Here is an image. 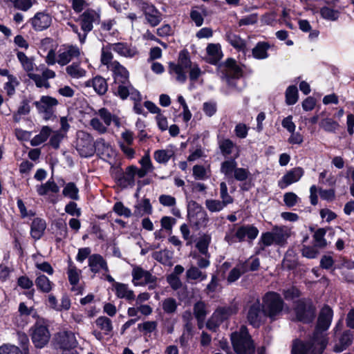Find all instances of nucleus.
<instances>
[{"mask_svg": "<svg viewBox=\"0 0 354 354\" xmlns=\"http://www.w3.org/2000/svg\"><path fill=\"white\" fill-rule=\"evenodd\" d=\"M332 318L333 310L328 306H324L318 317L313 339L306 344L300 341L295 342L292 354H322L327 344L324 332L329 328Z\"/></svg>", "mask_w": 354, "mask_h": 354, "instance_id": "1", "label": "nucleus"}, {"mask_svg": "<svg viewBox=\"0 0 354 354\" xmlns=\"http://www.w3.org/2000/svg\"><path fill=\"white\" fill-rule=\"evenodd\" d=\"M283 302L279 295L269 292L263 298V306L259 301H255L250 308L248 320L254 327H258L264 322L266 317H274L282 310Z\"/></svg>", "mask_w": 354, "mask_h": 354, "instance_id": "2", "label": "nucleus"}, {"mask_svg": "<svg viewBox=\"0 0 354 354\" xmlns=\"http://www.w3.org/2000/svg\"><path fill=\"white\" fill-rule=\"evenodd\" d=\"M108 68L112 72L114 79L112 85L114 94L122 100H126L128 97V92L134 88L129 80L128 71L116 61L111 63Z\"/></svg>", "mask_w": 354, "mask_h": 354, "instance_id": "3", "label": "nucleus"}, {"mask_svg": "<svg viewBox=\"0 0 354 354\" xmlns=\"http://www.w3.org/2000/svg\"><path fill=\"white\" fill-rule=\"evenodd\" d=\"M231 341L237 354H254V345L246 327L241 326L239 330L232 333Z\"/></svg>", "mask_w": 354, "mask_h": 354, "instance_id": "4", "label": "nucleus"}, {"mask_svg": "<svg viewBox=\"0 0 354 354\" xmlns=\"http://www.w3.org/2000/svg\"><path fill=\"white\" fill-rule=\"evenodd\" d=\"M190 66V59L185 53H180L177 64L170 63L169 73L176 81L184 83L187 80V72Z\"/></svg>", "mask_w": 354, "mask_h": 354, "instance_id": "5", "label": "nucleus"}, {"mask_svg": "<svg viewBox=\"0 0 354 354\" xmlns=\"http://www.w3.org/2000/svg\"><path fill=\"white\" fill-rule=\"evenodd\" d=\"M95 142L91 136L84 131L77 133L76 149L82 157H90L95 153Z\"/></svg>", "mask_w": 354, "mask_h": 354, "instance_id": "6", "label": "nucleus"}, {"mask_svg": "<svg viewBox=\"0 0 354 354\" xmlns=\"http://www.w3.org/2000/svg\"><path fill=\"white\" fill-rule=\"evenodd\" d=\"M289 236L288 231L283 227H274L272 232L263 233L260 241L264 246H270L272 244L282 245Z\"/></svg>", "mask_w": 354, "mask_h": 354, "instance_id": "7", "label": "nucleus"}, {"mask_svg": "<svg viewBox=\"0 0 354 354\" xmlns=\"http://www.w3.org/2000/svg\"><path fill=\"white\" fill-rule=\"evenodd\" d=\"M100 19V10H89L84 12L80 17V25L84 34H79L80 43L85 42L87 33L93 29V23L99 21Z\"/></svg>", "mask_w": 354, "mask_h": 354, "instance_id": "8", "label": "nucleus"}, {"mask_svg": "<svg viewBox=\"0 0 354 354\" xmlns=\"http://www.w3.org/2000/svg\"><path fill=\"white\" fill-rule=\"evenodd\" d=\"M132 277V282L136 286L148 285L149 288L151 290L156 288V277L153 276L149 271L139 266L133 267Z\"/></svg>", "mask_w": 354, "mask_h": 354, "instance_id": "9", "label": "nucleus"}, {"mask_svg": "<svg viewBox=\"0 0 354 354\" xmlns=\"http://www.w3.org/2000/svg\"><path fill=\"white\" fill-rule=\"evenodd\" d=\"M236 313V308L232 307L219 308L207 322V327L211 330H215L217 327L225 319Z\"/></svg>", "mask_w": 354, "mask_h": 354, "instance_id": "10", "label": "nucleus"}, {"mask_svg": "<svg viewBox=\"0 0 354 354\" xmlns=\"http://www.w3.org/2000/svg\"><path fill=\"white\" fill-rule=\"evenodd\" d=\"M136 5L144 12L147 22L152 26H156L162 20L160 12L153 6L142 0H137Z\"/></svg>", "mask_w": 354, "mask_h": 354, "instance_id": "11", "label": "nucleus"}, {"mask_svg": "<svg viewBox=\"0 0 354 354\" xmlns=\"http://www.w3.org/2000/svg\"><path fill=\"white\" fill-rule=\"evenodd\" d=\"M32 339L36 347L42 348L50 339V333L43 323L37 322L32 328Z\"/></svg>", "mask_w": 354, "mask_h": 354, "instance_id": "12", "label": "nucleus"}, {"mask_svg": "<svg viewBox=\"0 0 354 354\" xmlns=\"http://www.w3.org/2000/svg\"><path fill=\"white\" fill-rule=\"evenodd\" d=\"M80 53V48L75 46H63L57 51V63L65 66L73 58L78 57Z\"/></svg>", "mask_w": 354, "mask_h": 354, "instance_id": "13", "label": "nucleus"}, {"mask_svg": "<svg viewBox=\"0 0 354 354\" xmlns=\"http://www.w3.org/2000/svg\"><path fill=\"white\" fill-rule=\"evenodd\" d=\"M95 152L107 161L115 159L116 151L111 144L104 138H99L95 141Z\"/></svg>", "mask_w": 354, "mask_h": 354, "instance_id": "14", "label": "nucleus"}, {"mask_svg": "<svg viewBox=\"0 0 354 354\" xmlns=\"http://www.w3.org/2000/svg\"><path fill=\"white\" fill-rule=\"evenodd\" d=\"M58 101L50 96H42L39 100L34 102L39 113L45 115V118L48 119L53 114L55 107L57 105Z\"/></svg>", "mask_w": 354, "mask_h": 354, "instance_id": "15", "label": "nucleus"}, {"mask_svg": "<svg viewBox=\"0 0 354 354\" xmlns=\"http://www.w3.org/2000/svg\"><path fill=\"white\" fill-rule=\"evenodd\" d=\"M188 217L190 222L196 225L203 223L207 220V214L203 207L195 201H190L187 206Z\"/></svg>", "mask_w": 354, "mask_h": 354, "instance_id": "16", "label": "nucleus"}, {"mask_svg": "<svg viewBox=\"0 0 354 354\" xmlns=\"http://www.w3.org/2000/svg\"><path fill=\"white\" fill-rule=\"evenodd\" d=\"M30 22L35 30L41 31L50 26L52 17L48 13L38 12L31 18Z\"/></svg>", "mask_w": 354, "mask_h": 354, "instance_id": "17", "label": "nucleus"}, {"mask_svg": "<svg viewBox=\"0 0 354 354\" xmlns=\"http://www.w3.org/2000/svg\"><path fill=\"white\" fill-rule=\"evenodd\" d=\"M57 340L62 351L75 348L77 344L75 335L72 332L64 331L59 333L57 337Z\"/></svg>", "mask_w": 354, "mask_h": 354, "instance_id": "18", "label": "nucleus"}, {"mask_svg": "<svg viewBox=\"0 0 354 354\" xmlns=\"http://www.w3.org/2000/svg\"><path fill=\"white\" fill-rule=\"evenodd\" d=\"M295 311L297 319L304 322H311L315 317V308L310 304L300 302Z\"/></svg>", "mask_w": 354, "mask_h": 354, "instance_id": "19", "label": "nucleus"}, {"mask_svg": "<svg viewBox=\"0 0 354 354\" xmlns=\"http://www.w3.org/2000/svg\"><path fill=\"white\" fill-rule=\"evenodd\" d=\"M304 175V170L301 167H295L287 172L279 181V186L281 189L295 183L300 180Z\"/></svg>", "mask_w": 354, "mask_h": 354, "instance_id": "20", "label": "nucleus"}, {"mask_svg": "<svg viewBox=\"0 0 354 354\" xmlns=\"http://www.w3.org/2000/svg\"><path fill=\"white\" fill-rule=\"evenodd\" d=\"M88 266L92 272H108L109 268L104 258L97 254L90 255L88 257Z\"/></svg>", "mask_w": 354, "mask_h": 354, "instance_id": "21", "label": "nucleus"}, {"mask_svg": "<svg viewBox=\"0 0 354 354\" xmlns=\"http://www.w3.org/2000/svg\"><path fill=\"white\" fill-rule=\"evenodd\" d=\"M221 46L219 44H209L206 48V60L212 64H216L223 57Z\"/></svg>", "mask_w": 354, "mask_h": 354, "instance_id": "22", "label": "nucleus"}, {"mask_svg": "<svg viewBox=\"0 0 354 354\" xmlns=\"http://www.w3.org/2000/svg\"><path fill=\"white\" fill-rule=\"evenodd\" d=\"M226 67V78L230 85L236 86V84L233 83L230 78H239L241 76L242 72L239 66L236 64V62L232 59H228L225 62Z\"/></svg>", "mask_w": 354, "mask_h": 354, "instance_id": "23", "label": "nucleus"}, {"mask_svg": "<svg viewBox=\"0 0 354 354\" xmlns=\"http://www.w3.org/2000/svg\"><path fill=\"white\" fill-rule=\"evenodd\" d=\"M111 48L114 52L125 57L131 58L138 53L135 46L124 43L113 44Z\"/></svg>", "mask_w": 354, "mask_h": 354, "instance_id": "24", "label": "nucleus"}, {"mask_svg": "<svg viewBox=\"0 0 354 354\" xmlns=\"http://www.w3.org/2000/svg\"><path fill=\"white\" fill-rule=\"evenodd\" d=\"M258 234V229L253 225H245L240 227L235 232V236L239 241H243L245 237L250 240H253L256 239Z\"/></svg>", "mask_w": 354, "mask_h": 354, "instance_id": "25", "label": "nucleus"}, {"mask_svg": "<svg viewBox=\"0 0 354 354\" xmlns=\"http://www.w3.org/2000/svg\"><path fill=\"white\" fill-rule=\"evenodd\" d=\"M86 87L93 86L96 93L100 95L104 94L108 88L107 83L104 78L97 76L92 80H88L84 82Z\"/></svg>", "mask_w": 354, "mask_h": 354, "instance_id": "26", "label": "nucleus"}, {"mask_svg": "<svg viewBox=\"0 0 354 354\" xmlns=\"http://www.w3.org/2000/svg\"><path fill=\"white\" fill-rule=\"evenodd\" d=\"M46 227V223L44 219L39 218H35L32 222L30 227L32 237L35 240L39 239L44 234Z\"/></svg>", "mask_w": 354, "mask_h": 354, "instance_id": "27", "label": "nucleus"}, {"mask_svg": "<svg viewBox=\"0 0 354 354\" xmlns=\"http://www.w3.org/2000/svg\"><path fill=\"white\" fill-rule=\"evenodd\" d=\"M114 290L118 297L125 299L128 301H132L135 298L133 291L129 287L120 283H114Z\"/></svg>", "mask_w": 354, "mask_h": 354, "instance_id": "28", "label": "nucleus"}, {"mask_svg": "<svg viewBox=\"0 0 354 354\" xmlns=\"http://www.w3.org/2000/svg\"><path fill=\"white\" fill-rule=\"evenodd\" d=\"M36 190L39 196H44L49 192L57 193L59 191L58 185L54 180H48L46 183L36 186Z\"/></svg>", "mask_w": 354, "mask_h": 354, "instance_id": "29", "label": "nucleus"}, {"mask_svg": "<svg viewBox=\"0 0 354 354\" xmlns=\"http://www.w3.org/2000/svg\"><path fill=\"white\" fill-rule=\"evenodd\" d=\"M66 73L73 79H80L86 76L87 72L78 63H73L66 68Z\"/></svg>", "mask_w": 354, "mask_h": 354, "instance_id": "30", "label": "nucleus"}, {"mask_svg": "<svg viewBox=\"0 0 354 354\" xmlns=\"http://www.w3.org/2000/svg\"><path fill=\"white\" fill-rule=\"evenodd\" d=\"M97 115L103 120L106 127L110 126L112 122L116 127H119L120 126V119L117 116L112 115L107 109L104 108L99 109Z\"/></svg>", "mask_w": 354, "mask_h": 354, "instance_id": "31", "label": "nucleus"}, {"mask_svg": "<svg viewBox=\"0 0 354 354\" xmlns=\"http://www.w3.org/2000/svg\"><path fill=\"white\" fill-rule=\"evenodd\" d=\"M174 154V151L172 147H168L165 149L156 151L153 154V158L158 163L165 164L169 160Z\"/></svg>", "mask_w": 354, "mask_h": 354, "instance_id": "32", "label": "nucleus"}, {"mask_svg": "<svg viewBox=\"0 0 354 354\" xmlns=\"http://www.w3.org/2000/svg\"><path fill=\"white\" fill-rule=\"evenodd\" d=\"M270 45L267 42H259L252 49V53L257 59H264L268 57V50Z\"/></svg>", "mask_w": 354, "mask_h": 354, "instance_id": "33", "label": "nucleus"}, {"mask_svg": "<svg viewBox=\"0 0 354 354\" xmlns=\"http://www.w3.org/2000/svg\"><path fill=\"white\" fill-rule=\"evenodd\" d=\"M128 93V97L129 96L130 98L134 101L133 110L135 113L137 114H145L144 109L140 103L142 96L140 92L137 89L133 88L130 90Z\"/></svg>", "mask_w": 354, "mask_h": 354, "instance_id": "34", "label": "nucleus"}, {"mask_svg": "<svg viewBox=\"0 0 354 354\" xmlns=\"http://www.w3.org/2000/svg\"><path fill=\"white\" fill-rule=\"evenodd\" d=\"M226 39L237 50L245 51V42L239 35L232 32H227L226 34Z\"/></svg>", "mask_w": 354, "mask_h": 354, "instance_id": "35", "label": "nucleus"}, {"mask_svg": "<svg viewBox=\"0 0 354 354\" xmlns=\"http://www.w3.org/2000/svg\"><path fill=\"white\" fill-rule=\"evenodd\" d=\"M35 284L37 288L42 292L48 293L53 288V283L48 279L47 277L43 274H39L35 279Z\"/></svg>", "mask_w": 354, "mask_h": 354, "instance_id": "36", "label": "nucleus"}, {"mask_svg": "<svg viewBox=\"0 0 354 354\" xmlns=\"http://www.w3.org/2000/svg\"><path fill=\"white\" fill-rule=\"evenodd\" d=\"M7 77V81L5 82L3 88L8 95H12L15 92V88L19 85V81L17 77L10 75L7 70V75H2Z\"/></svg>", "mask_w": 354, "mask_h": 354, "instance_id": "37", "label": "nucleus"}, {"mask_svg": "<svg viewBox=\"0 0 354 354\" xmlns=\"http://www.w3.org/2000/svg\"><path fill=\"white\" fill-rule=\"evenodd\" d=\"M52 130L47 126H44L41 129L40 133L35 136L31 140L30 144L32 146H37L44 142L50 136Z\"/></svg>", "mask_w": 354, "mask_h": 354, "instance_id": "38", "label": "nucleus"}, {"mask_svg": "<svg viewBox=\"0 0 354 354\" xmlns=\"http://www.w3.org/2000/svg\"><path fill=\"white\" fill-rule=\"evenodd\" d=\"M319 126L325 131L335 133L339 127V123L330 118H326L321 120Z\"/></svg>", "mask_w": 354, "mask_h": 354, "instance_id": "39", "label": "nucleus"}, {"mask_svg": "<svg viewBox=\"0 0 354 354\" xmlns=\"http://www.w3.org/2000/svg\"><path fill=\"white\" fill-rule=\"evenodd\" d=\"M17 58L20 62L23 68L28 73H32L35 64L33 60L28 57L24 53L18 52L17 54Z\"/></svg>", "mask_w": 354, "mask_h": 354, "instance_id": "40", "label": "nucleus"}, {"mask_svg": "<svg viewBox=\"0 0 354 354\" xmlns=\"http://www.w3.org/2000/svg\"><path fill=\"white\" fill-rule=\"evenodd\" d=\"M62 194L72 200L79 199V189L73 183H67L63 189Z\"/></svg>", "mask_w": 354, "mask_h": 354, "instance_id": "41", "label": "nucleus"}, {"mask_svg": "<svg viewBox=\"0 0 354 354\" xmlns=\"http://www.w3.org/2000/svg\"><path fill=\"white\" fill-rule=\"evenodd\" d=\"M67 274L71 284L75 286L78 283L81 270H78L71 261L69 262Z\"/></svg>", "mask_w": 354, "mask_h": 354, "instance_id": "42", "label": "nucleus"}, {"mask_svg": "<svg viewBox=\"0 0 354 354\" xmlns=\"http://www.w3.org/2000/svg\"><path fill=\"white\" fill-rule=\"evenodd\" d=\"M236 169V162L234 160L224 161L221 167V172L227 177L232 178Z\"/></svg>", "mask_w": 354, "mask_h": 354, "instance_id": "43", "label": "nucleus"}, {"mask_svg": "<svg viewBox=\"0 0 354 354\" xmlns=\"http://www.w3.org/2000/svg\"><path fill=\"white\" fill-rule=\"evenodd\" d=\"M353 341V335L349 331L345 332L339 339V345H335L334 350L336 352H341L348 346Z\"/></svg>", "mask_w": 354, "mask_h": 354, "instance_id": "44", "label": "nucleus"}, {"mask_svg": "<svg viewBox=\"0 0 354 354\" xmlns=\"http://www.w3.org/2000/svg\"><path fill=\"white\" fill-rule=\"evenodd\" d=\"M187 278L189 280H197L199 281L207 279V274L199 270L198 268L192 266L186 272Z\"/></svg>", "mask_w": 354, "mask_h": 354, "instance_id": "45", "label": "nucleus"}, {"mask_svg": "<svg viewBox=\"0 0 354 354\" xmlns=\"http://www.w3.org/2000/svg\"><path fill=\"white\" fill-rule=\"evenodd\" d=\"M135 178L134 171L131 169V167L130 166L127 169L122 178L120 179V183L124 187L128 186L133 187L135 183Z\"/></svg>", "mask_w": 354, "mask_h": 354, "instance_id": "46", "label": "nucleus"}, {"mask_svg": "<svg viewBox=\"0 0 354 354\" xmlns=\"http://www.w3.org/2000/svg\"><path fill=\"white\" fill-rule=\"evenodd\" d=\"M298 100V90L295 86H290L286 91V102L288 105L295 104Z\"/></svg>", "mask_w": 354, "mask_h": 354, "instance_id": "47", "label": "nucleus"}, {"mask_svg": "<svg viewBox=\"0 0 354 354\" xmlns=\"http://www.w3.org/2000/svg\"><path fill=\"white\" fill-rule=\"evenodd\" d=\"M210 241L211 237L207 234H203L198 238L196 246L203 254H207Z\"/></svg>", "mask_w": 354, "mask_h": 354, "instance_id": "48", "label": "nucleus"}, {"mask_svg": "<svg viewBox=\"0 0 354 354\" xmlns=\"http://www.w3.org/2000/svg\"><path fill=\"white\" fill-rule=\"evenodd\" d=\"M116 24V20L115 19L104 20L101 24V31L108 32L111 35H115L118 32L115 28Z\"/></svg>", "mask_w": 354, "mask_h": 354, "instance_id": "49", "label": "nucleus"}, {"mask_svg": "<svg viewBox=\"0 0 354 354\" xmlns=\"http://www.w3.org/2000/svg\"><path fill=\"white\" fill-rule=\"evenodd\" d=\"M247 270H248L246 268L245 263L239 265L237 267L233 268L230 271L227 277V281L230 283L235 281L240 277L242 273L246 272Z\"/></svg>", "mask_w": 354, "mask_h": 354, "instance_id": "50", "label": "nucleus"}, {"mask_svg": "<svg viewBox=\"0 0 354 354\" xmlns=\"http://www.w3.org/2000/svg\"><path fill=\"white\" fill-rule=\"evenodd\" d=\"M320 13L324 19L328 21H335L339 17V12L338 10L328 7H323L320 10Z\"/></svg>", "mask_w": 354, "mask_h": 354, "instance_id": "51", "label": "nucleus"}, {"mask_svg": "<svg viewBox=\"0 0 354 354\" xmlns=\"http://www.w3.org/2000/svg\"><path fill=\"white\" fill-rule=\"evenodd\" d=\"M96 324L105 334H109L113 329L111 319L106 317H98L96 319Z\"/></svg>", "mask_w": 354, "mask_h": 354, "instance_id": "52", "label": "nucleus"}, {"mask_svg": "<svg viewBox=\"0 0 354 354\" xmlns=\"http://www.w3.org/2000/svg\"><path fill=\"white\" fill-rule=\"evenodd\" d=\"M111 50H113L111 48V44L103 46L102 48L101 62L104 65H107V67L113 62H111L113 58Z\"/></svg>", "mask_w": 354, "mask_h": 354, "instance_id": "53", "label": "nucleus"}, {"mask_svg": "<svg viewBox=\"0 0 354 354\" xmlns=\"http://www.w3.org/2000/svg\"><path fill=\"white\" fill-rule=\"evenodd\" d=\"M194 315L196 319L198 321H203L205 319L207 313L205 304L202 301L197 302L194 305Z\"/></svg>", "mask_w": 354, "mask_h": 354, "instance_id": "54", "label": "nucleus"}, {"mask_svg": "<svg viewBox=\"0 0 354 354\" xmlns=\"http://www.w3.org/2000/svg\"><path fill=\"white\" fill-rule=\"evenodd\" d=\"M205 205L207 208L212 212H219L222 210L225 207V205L220 201L218 200H213V199H208L205 201Z\"/></svg>", "mask_w": 354, "mask_h": 354, "instance_id": "55", "label": "nucleus"}, {"mask_svg": "<svg viewBox=\"0 0 354 354\" xmlns=\"http://www.w3.org/2000/svg\"><path fill=\"white\" fill-rule=\"evenodd\" d=\"M206 15L204 10H192L190 13L192 20L195 23L196 26L199 27L203 24L204 17Z\"/></svg>", "mask_w": 354, "mask_h": 354, "instance_id": "56", "label": "nucleus"}, {"mask_svg": "<svg viewBox=\"0 0 354 354\" xmlns=\"http://www.w3.org/2000/svg\"><path fill=\"white\" fill-rule=\"evenodd\" d=\"M113 211L119 216L129 218L131 216V211L125 207L122 203L117 202L113 206Z\"/></svg>", "mask_w": 354, "mask_h": 354, "instance_id": "57", "label": "nucleus"}, {"mask_svg": "<svg viewBox=\"0 0 354 354\" xmlns=\"http://www.w3.org/2000/svg\"><path fill=\"white\" fill-rule=\"evenodd\" d=\"M325 234L326 230L323 228H320L315 232L314 239L317 246L322 248L326 245V241L324 239Z\"/></svg>", "mask_w": 354, "mask_h": 354, "instance_id": "58", "label": "nucleus"}, {"mask_svg": "<svg viewBox=\"0 0 354 354\" xmlns=\"http://www.w3.org/2000/svg\"><path fill=\"white\" fill-rule=\"evenodd\" d=\"M300 201L299 198L293 192L286 193L283 196V201L288 207H293Z\"/></svg>", "mask_w": 354, "mask_h": 354, "instance_id": "59", "label": "nucleus"}, {"mask_svg": "<svg viewBox=\"0 0 354 354\" xmlns=\"http://www.w3.org/2000/svg\"><path fill=\"white\" fill-rule=\"evenodd\" d=\"M157 327V323L155 321H147L142 324L138 325V328L140 331H145V333H151L156 330Z\"/></svg>", "mask_w": 354, "mask_h": 354, "instance_id": "60", "label": "nucleus"}, {"mask_svg": "<svg viewBox=\"0 0 354 354\" xmlns=\"http://www.w3.org/2000/svg\"><path fill=\"white\" fill-rule=\"evenodd\" d=\"M219 146L224 155H229L232 153L234 145L230 140L225 139L220 142Z\"/></svg>", "mask_w": 354, "mask_h": 354, "instance_id": "61", "label": "nucleus"}, {"mask_svg": "<svg viewBox=\"0 0 354 354\" xmlns=\"http://www.w3.org/2000/svg\"><path fill=\"white\" fill-rule=\"evenodd\" d=\"M0 354H22V352L16 346L4 344L0 346Z\"/></svg>", "mask_w": 354, "mask_h": 354, "instance_id": "62", "label": "nucleus"}, {"mask_svg": "<svg viewBox=\"0 0 354 354\" xmlns=\"http://www.w3.org/2000/svg\"><path fill=\"white\" fill-rule=\"evenodd\" d=\"M64 209L71 216L78 217L81 215V209L77 207V205L75 202H69L65 206Z\"/></svg>", "mask_w": 354, "mask_h": 354, "instance_id": "63", "label": "nucleus"}, {"mask_svg": "<svg viewBox=\"0 0 354 354\" xmlns=\"http://www.w3.org/2000/svg\"><path fill=\"white\" fill-rule=\"evenodd\" d=\"M177 305L176 300L172 298H168L164 300L162 303V308L165 313H171L176 309Z\"/></svg>", "mask_w": 354, "mask_h": 354, "instance_id": "64", "label": "nucleus"}]
</instances>
